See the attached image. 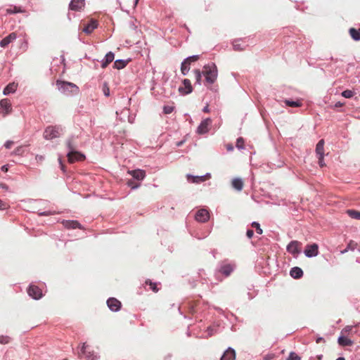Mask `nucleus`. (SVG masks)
Instances as JSON below:
<instances>
[{
  "mask_svg": "<svg viewBox=\"0 0 360 360\" xmlns=\"http://www.w3.org/2000/svg\"><path fill=\"white\" fill-rule=\"evenodd\" d=\"M290 275L295 279H299L303 276V271L301 268L295 266L292 267L290 271Z\"/></svg>",
  "mask_w": 360,
  "mask_h": 360,
  "instance_id": "5701e85b",
  "label": "nucleus"
},
{
  "mask_svg": "<svg viewBox=\"0 0 360 360\" xmlns=\"http://www.w3.org/2000/svg\"><path fill=\"white\" fill-rule=\"evenodd\" d=\"M65 227L68 229H81V224L75 220H65L63 222Z\"/></svg>",
  "mask_w": 360,
  "mask_h": 360,
  "instance_id": "b1692460",
  "label": "nucleus"
},
{
  "mask_svg": "<svg viewBox=\"0 0 360 360\" xmlns=\"http://www.w3.org/2000/svg\"><path fill=\"white\" fill-rule=\"evenodd\" d=\"M11 110V104L8 98H4L0 101V112L4 115L8 114Z\"/></svg>",
  "mask_w": 360,
  "mask_h": 360,
  "instance_id": "f8f14e48",
  "label": "nucleus"
},
{
  "mask_svg": "<svg viewBox=\"0 0 360 360\" xmlns=\"http://www.w3.org/2000/svg\"><path fill=\"white\" fill-rule=\"evenodd\" d=\"M127 185H128V186L131 187V189H136V188H139L140 186L139 184L134 183L133 180H129L127 181Z\"/></svg>",
  "mask_w": 360,
  "mask_h": 360,
  "instance_id": "49530a36",
  "label": "nucleus"
},
{
  "mask_svg": "<svg viewBox=\"0 0 360 360\" xmlns=\"http://www.w3.org/2000/svg\"><path fill=\"white\" fill-rule=\"evenodd\" d=\"M218 326H212L207 328L208 336H212L217 332Z\"/></svg>",
  "mask_w": 360,
  "mask_h": 360,
  "instance_id": "e433bc0d",
  "label": "nucleus"
},
{
  "mask_svg": "<svg viewBox=\"0 0 360 360\" xmlns=\"http://www.w3.org/2000/svg\"><path fill=\"white\" fill-rule=\"evenodd\" d=\"M243 144H244V140L243 138L240 137L237 139L236 141V147L238 149H243Z\"/></svg>",
  "mask_w": 360,
  "mask_h": 360,
  "instance_id": "a18cd8bd",
  "label": "nucleus"
},
{
  "mask_svg": "<svg viewBox=\"0 0 360 360\" xmlns=\"http://www.w3.org/2000/svg\"><path fill=\"white\" fill-rule=\"evenodd\" d=\"M190 65L191 63H188L185 60L181 63V72L183 75H186L190 70Z\"/></svg>",
  "mask_w": 360,
  "mask_h": 360,
  "instance_id": "c756f323",
  "label": "nucleus"
},
{
  "mask_svg": "<svg viewBox=\"0 0 360 360\" xmlns=\"http://www.w3.org/2000/svg\"><path fill=\"white\" fill-rule=\"evenodd\" d=\"M232 187L238 191H241L243 188V181L240 178H234L231 183Z\"/></svg>",
  "mask_w": 360,
  "mask_h": 360,
  "instance_id": "393cba45",
  "label": "nucleus"
},
{
  "mask_svg": "<svg viewBox=\"0 0 360 360\" xmlns=\"http://www.w3.org/2000/svg\"><path fill=\"white\" fill-rule=\"evenodd\" d=\"M316 153L317 156H324V140L321 139L316 146Z\"/></svg>",
  "mask_w": 360,
  "mask_h": 360,
  "instance_id": "a878e982",
  "label": "nucleus"
},
{
  "mask_svg": "<svg viewBox=\"0 0 360 360\" xmlns=\"http://www.w3.org/2000/svg\"><path fill=\"white\" fill-rule=\"evenodd\" d=\"M63 131L60 126H49L44 131V138L46 140H52L60 136Z\"/></svg>",
  "mask_w": 360,
  "mask_h": 360,
  "instance_id": "39448f33",
  "label": "nucleus"
},
{
  "mask_svg": "<svg viewBox=\"0 0 360 360\" xmlns=\"http://www.w3.org/2000/svg\"><path fill=\"white\" fill-rule=\"evenodd\" d=\"M285 103L288 106L293 107V108H295V107H300L302 105V103L300 101H294L285 100Z\"/></svg>",
  "mask_w": 360,
  "mask_h": 360,
  "instance_id": "f704fd0d",
  "label": "nucleus"
},
{
  "mask_svg": "<svg viewBox=\"0 0 360 360\" xmlns=\"http://www.w3.org/2000/svg\"><path fill=\"white\" fill-rule=\"evenodd\" d=\"M301 358L295 352H291L287 360H300Z\"/></svg>",
  "mask_w": 360,
  "mask_h": 360,
  "instance_id": "37998d69",
  "label": "nucleus"
},
{
  "mask_svg": "<svg viewBox=\"0 0 360 360\" xmlns=\"http://www.w3.org/2000/svg\"><path fill=\"white\" fill-rule=\"evenodd\" d=\"M354 93L352 90H345L342 92V96L346 98H350L354 96Z\"/></svg>",
  "mask_w": 360,
  "mask_h": 360,
  "instance_id": "4c0bfd02",
  "label": "nucleus"
},
{
  "mask_svg": "<svg viewBox=\"0 0 360 360\" xmlns=\"http://www.w3.org/2000/svg\"><path fill=\"white\" fill-rule=\"evenodd\" d=\"M128 61L124 60L121 59L116 60L114 62L113 68L117 70H121L124 68L127 65Z\"/></svg>",
  "mask_w": 360,
  "mask_h": 360,
  "instance_id": "cd10ccee",
  "label": "nucleus"
},
{
  "mask_svg": "<svg viewBox=\"0 0 360 360\" xmlns=\"http://www.w3.org/2000/svg\"><path fill=\"white\" fill-rule=\"evenodd\" d=\"M89 345L84 342L81 346L79 351L78 352V356L79 358L84 356L86 360H98L99 356L94 351L87 350Z\"/></svg>",
  "mask_w": 360,
  "mask_h": 360,
  "instance_id": "423d86ee",
  "label": "nucleus"
},
{
  "mask_svg": "<svg viewBox=\"0 0 360 360\" xmlns=\"http://www.w3.org/2000/svg\"><path fill=\"white\" fill-rule=\"evenodd\" d=\"M358 246V244L357 243L353 241V240H351L347 245V248L343 250L342 251V253H345L347 252L349 250H354Z\"/></svg>",
  "mask_w": 360,
  "mask_h": 360,
  "instance_id": "72a5a7b5",
  "label": "nucleus"
},
{
  "mask_svg": "<svg viewBox=\"0 0 360 360\" xmlns=\"http://www.w3.org/2000/svg\"><path fill=\"white\" fill-rule=\"evenodd\" d=\"M85 6V0H71L69 9L74 11H82Z\"/></svg>",
  "mask_w": 360,
  "mask_h": 360,
  "instance_id": "9d476101",
  "label": "nucleus"
},
{
  "mask_svg": "<svg viewBox=\"0 0 360 360\" xmlns=\"http://www.w3.org/2000/svg\"><path fill=\"white\" fill-rule=\"evenodd\" d=\"M182 82L184 86H180L179 88V92L184 95L191 94L193 91L191 81L188 79H184Z\"/></svg>",
  "mask_w": 360,
  "mask_h": 360,
  "instance_id": "4468645a",
  "label": "nucleus"
},
{
  "mask_svg": "<svg viewBox=\"0 0 360 360\" xmlns=\"http://www.w3.org/2000/svg\"><path fill=\"white\" fill-rule=\"evenodd\" d=\"M115 58V54L110 51L105 56V58L101 60V67L102 68H105L109 63L112 62Z\"/></svg>",
  "mask_w": 360,
  "mask_h": 360,
  "instance_id": "aec40b11",
  "label": "nucleus"
},
{
  "mask_svg": "<svg viewBox=\"0 0 360 360\" xmlns=\"http://www.w3.org/2000/svg\"><path fill=\"white\" fill-rule=\"evenodd\" d=\"M77 139V136H72L66 141V146L68 149L67 157L70 163H74L76 161H82L85 159L84 155L77 150L78 148Z\"/></svg>",
  "mask_w": 360,
  "mask_h": 360,
  "instance_id": "f257e3e1",
  "label": "nucleus"
},
{
  "mask_svg": "<svg viewBox=\"0 0 360 360\" xmlns=\"http://www.w3.org/2000/svg\"><path fill=\"white\" fill-rule=\"evenodd\" d=\"M184 143V141H179V142H177L176 143V146L177 147H179V146H181Z\"/></svg>",
  "mask_w": 360,
  "mask_h": 360,
  "instance_id": "338daca9",
  "label": "nucleus"
},
{
  "mask_svg": "<svg viewBox=\"0 0 360 360\" xmlns=\"http://www.w3.org/2000/svg\"><path fill=\"white\" fill-rule=\"evenodd\" d=\"M338 341L339 345L342 346H351L353 344L352 340L344 336L339 337Z\"/></svg>",
  "mask_w": 360,
  "mask_h": 360,
  "instance_id": "bb28decb",
  "label": "nucleus"
},
{
  "mask_svg": "<svg viewBox=\"0 0 360 360\" xmlns=\"http://www.w3.org/2000/svg\"><path fill=\"white\" fill-rule=\"evenodd\" d=\"M146 285H149V286H150V289H151L153 292H158V288H157V283H153L151 281H150V280H147V281H146Z\"/></svg>",
  "mask_w": 360,
  "mask_h": 360,
  "instance_id": "c9c22d12",
  "label": "nucleus"
},
{
  "mask_svg": "<svg viewBox=\"0 0 360 360\" xmlns=\"http://www.w3.org/2000/svg\"><path fill=\"white\" fill-rule=\"evenodd\" d=\"M22 11L20 9V8H18L16 6H15L13 8H8L6 10V13L8 14H14V13H22Z\"/></svg>",
  "mask_w": 360,
  "mask_h": 360,
  "instance_id": "58836bf2",
  "label": "nucleus"
},
{
  "mask_svg": "<svg viewBox=\"0 0 360 360\" xmlns=\"http://www.w3.org/2000/svg\"><path fill=\"white\" fill-rule=\"evenodd\" d=\"M202 73L205 77V82L209 84H212L217 79L218 70L217 65L214 63L205 65L202 68Z\"/></svg>",
  "mask_w": 360,
  "mask_h": 360,
  "instance_id": "f03ea898",
  "label": "nucleus"
},
{
  "mask_svg": "<svg viewBox=\"0 0 360 360\" xmlns=\"http://www.w3.org/2000/svg\"><path fill=\"white\" fill-rule=\"evenodd\" d=\"M18 88V84L15 82L9 83L4 89L3 94L5 96L15 92Z\"/></svg>",
  "mask_w": 360,
  "mask_h": 360,
  "instance_id": "412c9836",
  "label": "nucleus"
},
{
  "mask_svg": "<svg viewBox=\"0 0 360 360\" xmlns=\"http://www.w3.org/2000/svg\"><path fill=\"white\" fill-rule=\"evenodd\" d=\"M274 357V354H269L264 356V360H272Z\"/></svg>",
  "mask_w": 360,
  "mask_h": 360,
  "instance_id": "864d4df0",
  "label": "nucleus"
},
{
  "mask_svg": "<svg viewBox=\"0 0 360 360\" xmlns=\"http://www.w3.org/2000/svg\"><path fill=\"white\" fill-rule=\"evenodd\" d=\"M24 151H25L24 147L19 146L15 150L14 153L18 155H22L24 153Z\"/></svg>",
  "mask_w": 360,
  "mask_h": 360,
  "instance_id": "de8ad7c7",
  "label": "nucleus"
},
{
  "mask_svg": "<svg viewBox=\"0 0 360 360\" xmlns=\"http://www.w3.org/2000/svg\"><path fill=\"white\" fill-rule=\"evenodd\" d=\"M56 214L55 211H45L39 213V216H49Z\"/></svg>",
  "mask_w": 360,
  "mask_h": 360,
  "instance_id": "09e8293b",
  "label": "nucleus"
},
{
  "mask_svg": "<svg viewBox=\"0 0 360 360\" xmlns=\"http://www.w3.org/2000/svg\"><path fill=\"white\" fill-rule=\"evenodd\" d=\"M233 149V147L231 145H229L227 146V150H232Z\"/></svg>",
  "mask_w": 360,
  "mask_h": 360,
  "instance_id": "774afa93",
  "label": "nucleus"
},
{
  "mask_svg": "<svg viewBox=\"0 0 360 360\" xmlns=\"http://www.w3.org/2000/svg\"><path fill=\"white\" fill-rule=\"evenodd\" d=\"M7 207H8L7 205L4 201L0 200V210H6Z\"/></svg>",
  "mask_w": 360,
  "mask_h": 360,
  "instance_id": "603ef678",
  "label": "nucleus"
},
{
  "mask_svg": "<svg viewBox=\"0 0 360 360\" xmlns=\"http://www.w3.org/2000/svg\"><path fill=\"white\" fill-rule=\"evenodd\" d=\"M300 245L301 243L297 240H292L287 245V251L294 256L300 253Z\"/></svg>",
  "mask_w": 360,
  "mask_h": 360,
  "instance_id": "6e6552de",
  "label": "nucleus"
},
{
  "mask_svg": "<svg viewBox=\"0 0 360 360\" xmlns=\"http://www.w3.org/2000/svg\"><path fill=\"white\" fill-rule=\"evenodd\" d=\"M98 26L97 22L91 20L83 29V32L87 34H91Z\"/></svg>",
  "mask_w": 360,
  "mask_h": 360,
  "instance_id": "4be33fe9",
  "label": "nucleus"
},
{
  "mask_svg": "<svg viewBox=\"0 0 360 360\" xmlns=\"http://www.w3.org/2000/svg\"><path fill=\"white\" fill-rule=\"evenodd\" d=\"M107 304L109 309L112 311H118L121 308V302L114 297H110L107 300Z\"/></svg>",
  "mask_w": 360,
  "mask_h": 360,
  "instance_id": "ddd939ff",
  "label": "nucleus"
},
{
  "mask_svg": "<svg viewBox=\"0 0 360 360\" xmlns=\"http://www.w3.org/2000/svg\"><path fill=\"white\" fill-rule=\"evenodd\" d=\"M193 74H194V77H195V84L200 85L202 75H203L202 73V71H200V70H194Z\"/></svg>",
  "mask_w": 360,
  "mask_h": 360,
  "instance_id": "7c9ffc66",
  "label": "nucleus"
},
{
  "mask_svg": "<svg viewBox=\"0 0 360 360\" xmlns=\"http://www.w3.org/2000/svg\"><path fill=\"white\" fill-rule=\"evenodd\" d=\"M203 112H208L210 111L208 105H206L202 109Z\"/></svg>",
  "mask_w": 360,
  "mask_h": 360,
  "instance_id": "680f3d73",
  "label": "nucleus"
},
{
  "mask_svg": "<svg viewBox=\"0 0 360 360\" xmlns=\"http://www.w3.org/2000/svg\"><path fill=\"white\" fill-rule=\"evenodd\" d=\"M56 86L61 93L66 95L75 94L79 90L77 85L68 82L57 81Z\"/></svg>",
  "mask_w": 360,
  "mask_h": 360,
  "instance_id": "20e7f679",
  "label": "nucleus"
},
{
  "mask_svg": "<svg viewBox=\"0 0 360 360\" xmlns=\"http://www.w3.org/2000/svg\"><path fill=\"white\" fill-rule=\"evenodd\" d=\"M11 338L7 335H1L0 336V344L6 345L10 342Z\"/></svg>",
  "mask_w": 360,
  "mask_h": 360,
  "instance_id": "a19ab883",
  "label": "nucleus"
},
{
  "mask_svg": "<svg viewBox=\"0 0 360 360\" xmlns=\"http://www.w3.org/2000/svg\"><path fill=\"white\" fill-rule=\"evenodd\" d=\"M58 162H59L61 170L65 173V165L62 162V160H61L60 158H58Z\"/></svg>",
  "mask_w": 360,
  "mask_h": 360,
  "instance_id": "6e6d98bb",
  "label": "nucleus"
},
{
  "mask_svg": "<svg viewBox=\"0 0 360 360\" xmlns=\"http://www.w3.org/2000/svg\"><path fill=\"white\" fill-rule=\"evenodd\" d=\"M246 235L248 238H251L254 235V231L252 229H248Z\"/></svg>",
  "mask_w": 360,
  "mask_h": 360,
  "instance_id": "5fc2aeb1",
  "label": "nucleus"
},
{
  "mask_svg": "<svg viewBox=\"0 0 360 360\" xmlns=\"http://www.w3.org/2000/svg\"><path fill=\"white\" fill-rule=\"evenodd\" d=\"M28 295L34 300H39L42 297L41 290L37 285H30L27 290Z\"/></svg>",
  "mask_w": 360,
  "mask_h": 360,
  "instance_id": "1a4fd4ad",
  "label": "nucleus"
},
{
  "mask_svg": "<svg viewBox=\"0 0 360 360\" xmlns=\"http://www.w3.org/2000/svg\"><path fill=\"white\" fill-rule=\"evenodd\" d=\"M206 176H210V174L207 173L206 175L202 176H193L188 174L186 175V179L190 183L199 184L205 181Z\"/></svg>",
  "mask_w": 360,
  "mask_h": 360,
  "instance_id": "f3484780",
  "label": "nucleus"
},
{
  "mask_svg": "<svg viewBox=\"0 0 360 360\" xmlns=\"http://www.w3.org/2000/svg\"><path fill=\"white\" fill-rule=\"evenodd\" d=\"M321 341H323V338L321 337H319V338H316V343H320Z\"/></svg>",
  "mask_w": 360,
  "mask_h": 360,
  "instance_id": "e2e57ef3",
  "label": "nucleus"
},
{
  "mask_svg": "<svg viewBox=\"0 0 360 360\" xmlns=\"http://www.w3.org/2000/svg\"><path fill=\"white\" fill-rule=\"evenodd\" d=\"M220 360H236L235 350L231 347H229L224 352Z\"/></svg>",
  "mask_w": 360,
  "mask_h": 360,
  "instance_id": "a211bd4d",
  "label": "nucleus"
},
{
  "mask_svg": "<svg viewBox=\"0 0 360 360\" xmlns=\"http://www.w3.org/2000/svg\"><path fill=\"white\" fill-rule=\"evenodd\" d=\"M1 170L4 172H6L8 170L7 165H4L1 167Z\"/></svg>",
  "mask_w": 360,
  "mask_h": 360,
  "instance_id": "69168bd1",
  "label": "nucleus"
},
{
  "mask_svg": "<svg viewBox=\"0 0 360 360\" xmlns=\"http://www.w3.org/2000/svg\"><path fill=\"white\" fill-rule=\"evenodd\" d=\"M240 39H236L233 41V47L235 51H243L244 49L245 45H242L240 43Z\"/></svg>",
  "mask_w": 360,
  "mask_h": 360,
  "instance_id": "473e14b6",
  "label": "nucleus"
},
{
  "mask_svg": "<svg viewBox=\"0 0 360 360\" xmlns=\"http://www.w3.org/2000/svg\"><path fill=\"white\" fill-rule=\"evenodd\" d=\"M347 214L352 219H360V212L354 210H347Z\"/></svg>",
  "mask_w": 360,
  "mask_h": 360,
  "instance_id": "2f4dec72",
  "label": "nucleus"
},
{
  "mask_svg": "<svg viewBox=\"0 0 360 360\" xmlns=\"http://www.w3.org/2000/svg\"><path fill=\"white\" fill-rule=\"evenodd\" d=\"M44 158L42 155H37L36 156V160L38 161H42V160H44Z\"/></svg>",
  "mask_w": 360,
  "mask_h": 360,
  "instance_id": "bf43d9fd",
  "label": "nucleus"
},
{
  "mask_svg": "<svg viewBox=\"0 0 360 360\" xmlns=\"http://www.w3.org/2000/svg\"><path fill=\"white\" fill-rule=\"evenodd\" d=\"M103 91L105 96H110V89L105 84L103 85Z\"/></svg>",
  "mask_w": 360,
  "mask_h": 360,
  "instance_id": "8fccbe9b",
  "label": "nucleus"
},
{
  "mask_svg": "<svg viewBox=\"0 0 360 360\" xmlns=\"http://www.w3.org/2000/svg\"><path fill=\"white\" fill-rule=\"evenodd\" d=\"M210 218V214L205 209L199 210L195 214V219L199 222H206Z\"/></svg>",
  "mask_w": 360,
  "mask_h": 360,
  "instance_id": "9b49d317",
  "label": "nucleus"
},
{
  "mask_svg": "<svg viewBox=\"0 0 360 360\" xmlns=\"http://www.w3.org/2000/svg\"><path fill=\"white\" fill-rule=\"evenodd\" d=\"M251 225L253 228H255L256 232L258 234L261 235L262 233V229L260 228V225L258 222L253 221Z\"/></svg>",
  "mask_w": 360,
  "mask_h": 360,
  "instance_id": "79ce46f5",
  "label": "nucleus"
},
{
  "mask_svg": "<svg viewBox=\"0 0 360 360\" xmlns=\"http://www.w3.org/2000/svg\"><path fill=\"white\" fill-rule=\"evenodd\" d=\"M352 329V326H347L345 330L346 332H349Z\"/></svg>",
  "mask_w": 360,
  "mask_h": 360,
  "instance_id": "0e129e2a",
  "label": "nucleus"
},
{
  "mask_svg": "<svg viewBox=\"0 0 360 360\" xmlns=\"http://www.w3.org/2000/svg\"><path fill=\"white\" fill-rule=\"evenodd\" d=\"M0 188H2L5 191H8V186L5 184H0Z\"/></svg>",
  "mask_w": 360,
  "mask_h": 360,
  "instance_id": "13d9d810",
  "label": "nucleus"
},
{
  "mask_svg": "<svg viewBox=\"0 0 360 360\" xmlns=\"http://www.w3.org/2000/svg\"><path fill=\"white\" fill-rule=\"evenodd\" d=\"M236 267V264L233 262L225 259L219 262L217 272L225 277H228L235 270Z\"/></svg>",
  "mask_w": 360,
  "mask_h": 360,
  "instance_id": "7ed1b4c3",
  "label": "nucleus"
},
{
  "mask_svg": "<svg viewBox=\"0 0 360 360\" xmlns=\"http://www.w3.org/2000/svg\"><path fill=\"white\" fill-rule=\"evenodd\" d=\"M212 120L210 118H207L201 122L197 129V132L200 134H203L208 131V126L211 124Z\"/></svg>",
  "mask_w": 360,
  "mask_h": 360,
  "instance_id": "2eb2a0df",
  "label": "nucleus"
},
{
  "mask_svg": "<svg viewBox=\"0 0 360 360\" xmlns=\"http://www.w3.org/2000/svg\"><path fill=\"white\" fill-rule=\"evenodd\" d=\"M174 108L171 105H165L163 107V112L165 114L168 115L173 112Z\"/></svg>",
  "mask_w": 360,
  "mask_h": 360,
  "instance_id": "c03bdc74",
  "label": "nucleus"
},
{
  "mask_svg": "<svg viewBox=\"0 0 360 360\" xmlns=\"http://www.w3.org/2000/svg\"><path fill=\"white\" fill-rule=\"evenodd\" d=\"M200 56L199 55H193L191 56L187 57L186 59H184L186 62L188 63H191L193 62L197 61L199 59Z\"/></svg>",
  "mask_w": 360,
  "mask_h": 360,
  "instance_id": "ea45409f",
  "label": "nucleus"
},
{
  "mask_svg": "<svg viewBox=\"0 0 360 360\" xmlns=\"http://www.w3.org/2000/svg\"><path fill=\"white\" fill-rule=\"evenodd\" d=\"M323 158H324V156H319L318 157L319 165H320L321 167H323V166H325Z\"/></svg>",
  "mask_w": 360,
  "mask_h": 360,
  "instance_id": "3c124183",
  "label": "nucleus"
},
{
  "mask_svg": "<svg viewBox=\"0 0 360 360\" xmlns=\"http://www.w3.org/2000/svg\"><path fill=\"white\" fill-rule=\"evenodd\" d=\"M304 253L307 257H316L319 254V246L316 243L307 245Z\"/></svg>",
  "mask_w": 360,
  "mask_h": 360,
  "instance_id": "0eeeda50",
  "label": "nucleus"
},
{
  "mask_svg": "<svg viewBox=\"0 0 360 360\" xmlns=\"http://www.w3.org/2000/svg\"><path fill=\"white\" fill-rule=\"evenodd\" d=\"M16 38H17V34L15 32H11V34H9L8 36H6V37H4V39H2L0 41L1 47L4 48V47L7 46L9 44H11V42L15 41L16 39Z\"/></svg>",
  "mask_w": 360,
  "mask_h": 360,
  "instance_id": "dca6fc26",
  "label": "nucleus"
},
{
  "mask_svg": "<svg viewBox=\"0 0 360 360\" xmlns=\"http://www.w3.org/2000/svg\"><path fill=\"white\" fill-rule=\"evenodd\" d=\"M349 32L351 37L354 41H359L360 40V29L359 30H356L355 28H350Z\"/></svg>",
  "mask_w": 360,
  "mask_h": 360,
  "instance_id": "c85d7f7f",
  "label": "nucleus"
},
{
  "mask_svg": "<svg viewBox=\"0 0 360 360\" xmlns=\"http://www.w3.org/2000/svg\"><path fill=\"white\" fill-rule=\"evenodd\" d=\"M343 105V104L341 103V102H337L335 104V107L336 108H339V107H342Z\"/></svg>",
  "mask_w": 360,
  "mask_h": 360,
  "instance_id": "052dcab7",
  "label": "nucleus"
},
{
  "mask_svg": "<svg viewBox=\"0 0 360 360\" xmlns=\"http://www.w3.org/2000/svg\"><path fill=\"white\" fill-rule=\"evenodd\" d=\"M13 142L12 141H7L5 144H4V146L6 148H11V146L13 145Z\"/></svg>",
  "mask_w": 360,
  "mask_h": 360,
  "instance_id": "4d7b16f0",
  "label": "nucleus"
},
{
  "mask_svg": "<svg viewBox=\"0 0 360 360\" xmlns=\"http://www.w3.org/2000/svg\"><path fill=\"white\" fill-rule=\"evenodd\" d=\"M132 177L138 181H141L146 177V172L142 169H134L129 172Z\"/></svg>",
  "mask_w": 360,
  "mask_h": 360,
  "instance_id": "6ab92c4d",
  "label": "nucleus"
}]
</instances>
